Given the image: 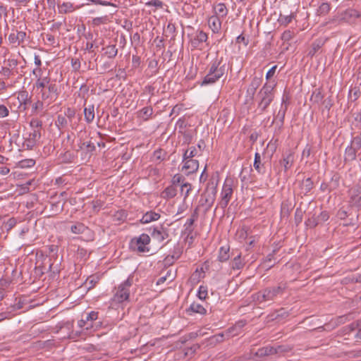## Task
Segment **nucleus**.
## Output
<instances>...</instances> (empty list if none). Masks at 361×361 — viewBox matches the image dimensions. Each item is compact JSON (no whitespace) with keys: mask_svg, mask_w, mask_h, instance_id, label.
I'll list each match as a JSON object with an SVG mask.
<instances>
[{"mask_svg":"<svg viewBox=\"0 0 361 361\" xmlns=\"http://www.w3.org/2000/svg\"><path fill=\"white\" fill-rule=\"evenodd\" d=\"M274 85L265 83L257 94L259 98L257 109L259 114L264 112L271 102L274 100Z\"/></svg>","mask_w":361,"mask_h":361,"instance_id":"obj_2","label":"nucleus"},{"mask_svg":"<svg viewBox=\"0 0 361 361\" xmlns=\"http://www.w3.org/2000/svg\"><path fill=\"white\" fill-rule=\"evenodd\" d=\"M247 324L246 320H239L238 321L234 326L230 327L229 329H233V333H238L239 334V331L238 329H240L244 327Z\"/></svg>","mask_w":361,"mask_h":361,"instance_id":"obj_57","label":"nucleus"},{"mask_svg":"<svg viewBox=\"0 0 361 361\" xmlns=\"http://www.w3.org/2000/svg\"><path fill=\"white\" fill-rule=\"evenodd\" d=\"M59 262L57 263L51 262L49 265V271L54 274H59L60 271L59 269Z\"/></svg>","mask_w":361,"mask_h":361,"instance_id":"obj_62","label":"nucleus"},{"mask_svg":"<svg viewBox=\"0 0 361 361\" xmlns=\"http://www.w3.org/2000/svg\"><path fill=\"white\" fill-rule=\"evenodd\" d=\"M361 187L355 186L349 190L350 204L352 206L361 207Z\"/></svg>","mask_w":361,"mask_h":361,"instance_id":"obj_12","label":"nucleus"},{"mask_svg":"<svg viewBox=\"0 0 361 361\" xmlns=\"http://www.w3.org/2000/svg\"><path fill=\"white\" fill-rule=\"evenodd\" d=\"M50 81L51 79L49 76L39 78L37 79L35 83V87H36L37 89H41V91H42L44 89H45Z\"/></svg>","mask_w":361,"mask_h":361,"instance_id":"obj_40","label":"nucleus"},{"mask_svg":"<svg viewBox=\"0 0 361 361\" xmlns=\"http://www.w3.org/2000/svg\"><path fill=\"white\" fill-rule=\"evenodd\" d=\"M358 150L361 148V133L353 138L350 142Z\"/></svg>","mask_w":361,"mask_h":361,"instance_id":"obj_64","label":"nucleus"},{"mask_svg":"<svg viewBox=\"0 0 361 361\" xmlns=\"http://www.w3.org/2000/svg\"><path fill=\"white\" fill-rule=\"evenodd\" d=\"M217 183H215L213 179L209 180L207 185L205 192L208 195L216 196V194Z\"/></svg>","mask_w":361,"mask_h":361,"instance_id":"obj_43","label":"nucleus"},{"mask_svg":"<svg viewBox=\"0 0 361 361\" xmlns=\"http://www.w3.org/2000/svg\"><path fill=\"white\" fill-rule=\"evenodd\" d=\"M319 224V219L317 216H312L305 221V225L311 228L316 227Z\"/></svg>","mask_w":361,"mask_h":361,"instance_id":"obj_54","label":"nucleus"},{"mask_svg":"<svg viewBox=\"0 0 361 361\" xmlns=\"http://www.w3.org/2000/svg\"><path fill=\"white\" fill-rule=\"evenodd\" d=\"M314 187V183L311 178L303 179L299 183L300 194L302 195H307Z\"/></svg>","mask_w":361,"mask_h":361,"instance_id":"obj_15","label":"nucleus"},{"mask_svg":"<svg viewBox=\"0 0 361 361\" xmlns=\"http://www.w3.org/2000/svg\"><path fill=\"white\" fill-rule=\"evenodd\" d=\"M30 126L32 130L41 131L42 128V121L38 118H32L30 122Z\"/></svg>","mask_w":361,"mask_h":361,"instance_id":"obj_49","label":"nucleus"},{"mask_svg":"<svg viewBox=\"0 0 361 361\" xmlns=\"http://www.w3.org/2000/svg\"><path fill=\"white\" fill-rule=\"evenodd\" d=\"M236 335H238V333H233V329H228L225 332L211 336L209 338V342L211 344H216Z\"/></svg>","mask_w":361,"mask_h":361,"instance_id":"obj_11","label":"nucleus"},{"mask_svg":"<svg viewBox=\"0 0 361 361\" xmlns=\"http://www.w3.org/2000/svg\"><path fill=\"white\" fill-rule=\"evenodd\" d=\"M273 350L276 351L275 354H281L290 352L292 350V348L287 345H281L276 347L273 346Z\"/></svg>","mask_w":361,"mask_h":361,"instance_id":"obj_52","label":"nucleus"},{"mask_svg":"<svg viewBox=\"0 0 361 361\" xmlns=\"http://www.w3.org/2000/svg\"><path fill=\"white\" fill-rule=\"evenodd\" d=\"M288 104H289L288 97L287 96L286 97L283 96L282 98L281 108L279 111L278 114L276 116V118L279 119L281 126L283 125L284 118H285L286 112L288 109Z\"/></svg>","mask_w":361,"mask_h":361,"instance_id":"obj_18","label":"nucleus"},{"mask_svg":"<svg viewBox=\"0 0 361 361\" xmlns=\"http://www.w3.org/2000/svg\"><path fill=\"white\" fill-rule=\"evenodd\" d=\"M36 144H37L36 141H35L33 140H30V138L26 137L23 144V146L26 149H32L33 147L36 145Z\"/></svg>","mask_w":361,"mask_h":361,"instance_id":"obj_58","label":"nucleus"},{"mask_svg":"<svg viewBox=\"0 0 361 361\" xmlns=\"http://www.w3.org/2000/svg\"><path fill=\"white\" fill-rule=\"evenodd\" d=\"M361 17V14L355 9L349 8L341 14V20L349 22L352 20Z\"/></svg>","mask_w":361,"mask_h":361,"instance_id":"obj_17","label":"nucleus"},{"mask_svg":"<svg viewBox=\"0 0 361 361\" xmlns=\"http://www.w3.org/2000/svg\"><path fill=\"white\" fill-rule=\"evenodd\" d=\"M195 221L192 219H188L185 224L184 226L185 227V233H187L188 235L191 234L194 230L192 228V225Z\"/></svg>","mask_w":361,"mask_h":361,"instance_id":"obj_56","label":"nucleus"},{"mask_svg":"<svg viewBox=\"0 0 361 361\" xmlns=\"http://www.w3.org/2000/svg\"><path fill=\"white\" fill-rule=\"evenodd\" d=\"M207 295V289L203 286H200L197 293V296L200 300H204Z\"/></svg>","mask_w":361,"mask_h":361,"instance_id":"obj_63","label":"nucleus"},{"mask_svg":"<svg viewBox=\"0 0 361 361\" xmlns=\"http://www.w3.org/2000/svg\"><path fill=\"white\" fill-rule=\"evenodd\" d=\"M79 149L86 150L87 152H92L95 150V146L92 142H81L79 145Z\"/></svg>","mask_w":361,"mask_h":361,"instance_id":"obj_53","label":"nucleus"},{"mask_svg":"<svg viewBox=\"0 0 361 361\" xmlns=\"http://www.w3.org/2000/svg\"><path fill=\"white\" fill-rule=\"evenodd\" d=\"M214 201H215V196L207 194V196L205 197L204 200H203L202 197L201 198L200 202L201 205H202V206L205 205L206 206L205 210L208 211L212 207Z\"/></svg>","mask_w":361,"mask_h":361,"instance_id":"obj_41","label":"nucleus"},{"mask_svg":"<svg viewBox=\"0 0 361 361\" xmlns=\"http://www.w3.org/2000/svg\"><path fill=\"white\" fill-rule=\"evenodd\" d=\"M230 265L232 269L240 270L242 269L245 265V261L243 258H242L241 254L239 253L233 257Z\"/></svg>","mask_w":361,"mask_h":361,"instance_id":"obj_25","label":"nucleus"},{"mask_svg":"<svg viewBox=\"0 0 361 361\" xmlns=\"http://www.w3.org/2000/svg\"><path fill=\"white\" fill-rule=\"evenodd\" d=\"M35 164V161L32 159L21 160L18 162V166L22 169L30 168Z\"/></svg>","mask_w":361,"mask_h":361,"instance_id":"obj_51","label":"nucleus"},{"mask_svg":"<svg viewBox=\"0 0 361 361\" xmlns=\"http://www.w3.org/2000/svg\"><path fill=\"white\" fill-rule=\"evenodd\" d=\"M147 6H154L157 8H162L164 3L161 0H152L145 4Z\"/></svg>","mask_w":361,"mask_h":361,"instance_id":"obj_61","label":"nucleus"},{"mask_svg":"<svg viewBox=\"0 0 361 361\" xmlns=\"http://www.w3.org/2000/svg\"><path fill=\"white\" fill-rule=\"evenodd\" d=\"M85 120L87 123H90L94 118V105H89L84 108Z\"/></svg>","mask_w":361,"mask_h":361,"instance_id":"obj_33","label":"nucleus"},{"mask_svg":"<svg viewBox=\"0 0 361 361\" xmlns=\"http://www.w3.org/2000/svg\"><path fill=\"white\" fill-rule=\"evenodd\" d=\"M59 13L66 14L71 13L75 11L73 4L71 2H63L62 4L58 3Z\"/></svg>","mask_w":361,"mask_h":361,"instance_id":"obj_34","label":"nucleus"},{"mask_svg":"<svg viewBox=\"0 0 361 361\" xmlns=\"http://www.w3.org/2000/svg\"><path fill=\"white\" fill-rule=\"evenodd\" d=\"M227 73L226 61L223 56L216 57L209 64L207 74L204 76L201 85H213Z\"/></svg>","mask_w":361,"mask_h":361,"instance_id":"obj_1","label":"nucleus"},{"mask_svg":"<svg viewBox=\"0 0 361 361\" xmlns=\"http://www.w3.org/2000/svg\"><path fill=\"white\" fill-rule=\"evenodd\" d=\"M324 95L322 93L320 89H315V90L312 92L310 100L314 103L319 104L321 103H325L326 101H323Z\"/></svg>","mask_w":361,"mask_h":361,"instance_id":"obj_38","label":"nucleus"},{"mask_svg":"<svg viewBox=\"0 0 361 361\" xmlns=\"http://www.w3.org/2000/svg\"><path fill=\"white\" fill-rule=\"evenodd\" d=\"M185 178L181 174L177 173L173 176L171 180V185L177 187V185H181L184 183Z\"/></svg>","mask_w":361,"mask_h":361,"instance_id":"obj_50","label":"nucleus"},{"mask_svg":"<svg viewBox=\"0 0 361 361\" xmlns=\"http://www.w3.org/2000/svg\"><path fill=\"white\" fill-rule=\"evenodd\" d=\"M232 186H233L232 180L226 179L225 180L224 184L222 188V190H221V199L219 202L220 207L223 209L226 208L228 206V204L231 199V197L233 195Z\"/></svg>","mask_w":361,"mask_h":361,"instance_id":"obj_7","label":"nucleus"},{"mask_svg":"<svg viewBox=\"0 0 361 361\" xmlns=\"http://www.w3.org/2000/svg\"><path fill=\"white\" fill-rule=\"evenodd\" d=\"M331 9V6L329 3H322L318 8L317 13L319 16H325L329 13Z\"/></svg>","mask_w":361,"mask_h":361,"instance_id":"obj_47","label":"nucleus"},{"mask_svg":"<svg viewBox=\"0 0 361 361\" xmlns=\"http://www.w3.org/2000/svg\"><path fill=\"white\" fill-rule=\"evenodd\" d=\"M358 149L350 142V145L348 146L345 151V161H351L356 159L357 152Z\"/></svg>","mask_w":361,"mask_h":361,"instance_id":"obj_24","label":"nucleus"},{"mask_svg":"<svg viewBox=\"0 0 361 361\" xmlns=\"http://www.w3.org/2000/svg\"><path fill=\"white\" fill-rule=\"evenodd\" d=\"M252 171V169L250 167H243L241 170V172L240 173V178L241 182L243 183H248L250 182V175L251 172Z\"/></svg>","mask_w":361,"mask_h":361,"instance_id":"obj_36","label":"nucleus"},{"mask_svg":"<svg viewBox=\"0 0 361 361\" xmlns=\"http://www.w3.org/2000/svg\"><path fill=\"white\" fill-rule=\"evenodd\" d=\"M303 212L301 208H297L295 213V222L296 225L300 224L302 221Z\"/></svg>","mask_w":361,"mask_h":361,"instance_id":"obj_59","label":"nucleus"},{"mask_svg":"<svg viewBox=\"0 0 361 361\" xmlns=\"http://www.w3.org/2000/svg\"><path fill=\"white\" fill-rule=\"evenodd\" d=\"M177 195V187L173 185H170L166 187L161 192V197L165 200H170L175 197Z\"/></svg>","mask_w":361,"mask_h":361,"instance_id":"obj_19","label":"nucleus"},{"mask_svg":"<svg viewBox=\"0 0 361 361\" xmlns=\"http://www.w3.org/2000/svg\"><path fill=\"white\" fill-rule=\"evenodd\" d=\"M230 247L228 245L220 247L218 255V260L221 262H226L230 258Z\"/></svg>","mask_w":361,"mask_h":361,"instance_id":"obj_30","label":"nucleus"},{"mask_svg":"<svg viewBox=\"0 0 361 361\" xmlns=\"http://www.w3.org/2000/svg\"><path fill=\"white\" fill-rule=\"evenodd\" d=\"M208 23L213 32H219L221 29V22L218 16H211L208 20Z\"/></svg>","mask_w":361,"mask_h":361,"instance_id":"obj_27","label":"nucleus"},{"mask_svg":"<svg viewBox=\"0 0 361 361\" xmlns=\"http://www.w3.org/2000/svg\"><path fill=\"white\" fill-rule=\"evenodd\" d=\"M215 16L219 18H224L228 14V9L224 3H219L214 7Z\"/></svg>","mask_w":361,"mask_h":361,"instance_id":"obj_35","label":"nucleus"},{"mask_svg":"<svg viewBox=\"0 0 361 361\" xmlns=\"http://www.w3.org/2000/svg\"><path fill=\"white\" fill-rule=\"evenodd\" d=\"M59 85L56 81H50L45 89L41 91L42 100H48L49 102H55L59 95Z\"/></svg>","mask_w":361,"mask_h":361,"instance_id":"obj_6","label":"nucleus"},{"mask_svg":"<svg viewBox=\"0 0 361 361\" xmlns=\"http://www.w3.org/2000/svg\"><path fill=\"white\" fill-rule=\"evenodd\" d=\"M285 286H277L266 288L255 295V300L259 303L274 300L283 293Z\"/></svg>","mask_w":361,"mask_h":361,"instance_id":"obj_3","label":"nucleus"},{"mask_svg":"<svg viewBox=\"0 0 361 361\" xmlns=\"http://www.w3.org/2000/svg\"><path fill=\"white\" fill-rule=\"evenodd\" d=\"M187 312L189 315H192L193 313H199L200 314H205L207 310L200 304L193 302L190 305V307L187 309Z\"/></svg>","mask_w":361,"mask_h":361,"instance_id":"obj_29","label":"nucleus"},{"mask_svg":"<svg viewBox=\"0 0 361 361\" xmlns=\"http://www.w3.org/2000/svg\"><path fill=\"white\" fill-rule=\"evenodd\" d=\"M75 110L73 108H67L64 111L63 116H66V118L68 119V121L69 123V126L73 128H75L76 125L78 124V122L75 121Z\"/></svg>","mask_w":361,"mask_h":361,"instance_id":"obj_22","label":"nucleus"},{"mask_svg":"<svg viewBox=\"0 0 361 361\" xmlns=\"http://www.w3.org/2000/svg\"><path fill=\"white\" fill-rule=\"evenodd\" d=\"M191 190L192 185L189 183H185L180 185V192L183 195L184 200L189 196Z\"/></svg>","mask_w":361,"mask_h":361,"instance_id":"obj_45","label":"nucleus"},{"mask_svg":"<svg viewBox=\"0 0 361 361\" xmlns=\"http://www.w3.org/2000/svg\"><path fill=\"white\" fill-rule=\"evenodd\" d=\"M324 41L322 39H316L311 45V49L308 52V56L313 57L315 54L324 46Z\"/></svg>","mask_w":361,"mask_h":361,"instance_id":"obj_31","label":"nucleus"},{"mask_svg":"<svg viewBox=\"0 0 361 361\" xmlns=\"http://www.w3.org/2000/svg\"><path fill=\"white\" fill-rule=\"evenodd\" d=\"M197 155V149L195 148V147H191L189 149H187L184 152L183 159L186 160L188 159H192L194 157Z\"/></svg>","mask_w":361,"mask_h":361,"instance_id":"obj_44","label":"nucleus"},{"mask_svg":"<svg viewBox=\"0 0 361 361\" xmlns=\"http://www.w3.org/2000/svg\"><path fill=\"white\" fill-rule=\"evenodd\" d=\"M133 284V279L128 277L123 283L118 286L112 301L116 303H122L128 301L130 297V288Z\"/></svg>","mask_w":361,"mask_h":361,"instance_id":"obj_4","label":"nucleus"},{"mask_svg":"<svg viewBox=\"0 0 361 361\" xmlns=\"http://www.w3.org/2000/svg\"><path fill=\"white\" fill-rule=\"evenodd\" d=\"M262 82V78L261 77L255 76L252 78V80L247 88V94L250 95L252 99L254 97L256 90L261 85Z\"/></svg>","mask_w":361,"mask_h":361,"instance_id":"obj_16","label":"nucleus"},{"mask_svg":"<svg viewBox=\"0 0 361 361\" xmlns=\"http://www.w3.org/2000/svg\"><path fill=\"white\" fill-rule=\"evenodd\" d=\"M151 230L152 232L150 233L152 237L159 243L163 242L169 236L168 228L164 227L163 224L160 225L159 227L150 228L149 231Z\"/></svg>","mask_w":361,"mask_h":361,"instance_id":"obj_9","label":"nucleus"},{"mask_svg":"<svg viewBox=\"0 0 361 361\" xmlns=\"http://www.w3.org/2000/svg\"><path fill=\"white\" fill-rule=\"evenodd\" d=\"M26 35V32L24 31H16V32H11L8 35V39L10 44L17 47L23 43Z\"/></svg>","mask_w":361,"mask_h":361,"instance_id":"obj_14","label":"nucleus"},{"mask_svg":"<svg viewBox=\"0 0 361 361\" xmlns=\"http://www.w3.org/2000/svg\"><path fill=\"white\" fill-rule=\"evenodd\" d=\"M183 166H182V171H185L187 175L193 173L199 167V162L196 159H188L186 160L183 159Z\"/></svg>","mask_w":361,"mask_h":361,"instance_id":"obj_13","label":"nucleus"},{"mask_svg":"<svg viewBox=\"0 0 361 361\" xmlns=\"http://www.w3.org/2000/svg\"><path fill=\"white\" fill-rule=\"evenodd\" d=\"M294 161L293 153L289 152L280 161V164L283 166L285 172H286L293 165Z\"/></svg>","mask_w":361,"mask_h":361,"instance_id":"obj_26","label":"nucleus"},{"mask_svg":"<svg viewBox=\"0 0 361 361\" xmlns=\"http://www.w3.org/2000/svg\"><path fill=\"white\" fill-rule=\"evenodd\" d=\"M166 156V152L163 149H158L153 152L151 160L156 163H161L164 161Z\"/></svg>","mask_w":361,"mask_h":361,"instance_id":"obj_32","label":"nucleus"},{"mask_svg":"<svg viewBox=\"0 0 361 361\" xmlns=\"http://www.w3.org/2000/svg\"><path fill=\"white\" fill-rule=\"evenodd\" d=\"M32 130V131L29 133L27 137L30 138V140H33L37 142L42 136L41 131L35 130Z\"/></svg>","mask_w":361,"mask_h":361,"instance_id":"obj_60","label":"nucleus"},{"mask_svg":"<svg viewBox=\"0 0 361 361\" xmlns=\"http://www.w3.org/2000/svg\"><path fill=\"white\" fill-rule=\"evenodd\" d=\"M208 39V36L206 32L202 30H197L193 38L190 39V44L192 49H202V45Z\"/></svg>","mask_w":361,"mask_h":361,"instance_id":"obj_10","label":"nucleus"},{"mask_svg":"<svg viewBox=\"0 0 361 361\" xmlns=\"http://www.w3.org/2000/svg\"><path fill=\"white\" fill-rule=\"evenodd\" d=\"M87 227L82 223H77L75 225H72L71 231L75 234L83 233L86 230Z\"/></svg>","mask_w":361,"mask_h":361,"instance_id":"obj_46","label":"nucleus"},{"mask_svg":"<svg viewBox=\"0 0 361 361\" xmlns=\"http://www.w3.org/2000/svg\"><path fill=\"white\" fill-rule=\"evenodd\" d=\"M150 243V238L147 234L142 233L138 238H134L130 243V249L137 252H149L147 247Z\"/></svg>","mask_w":361,"mask_h":361,"instance_id":"obj_5","label":"nucleus"},{"mask_svg":"<svg viewBox=\"0 0 361 361\" xmlns=\"http://www.w3.org/2000/svg\"><path fill=\"white\" fill-rule=\"evenodd\" d=\"M55 124L59 128V129H63L66 128L69 125V123L66 116H63V114H60L57 116Z\"/></svg>","mask_w":361,"mask_h":361,"instance_id":"obj_42","label":"nucleus"},{"mask_svg":"<svg viewBox=\"0 0 361 361\" xmlns=\"http://www.w3.org/2000/svg\"><path fill=\"white\" fill-rule=\"evenodd\" d=\"M295 17V13L293 11L285 12L284 13H280L278 19V22L281 25L287 26L291 23L292 20Z\"/></svg>","mask_w":361,"mask_h":361,"instance_id":"obj_21","label":"nucleus"},{"mask_svg":"<svg viewBox=\"0 0 361 361\" xmlns=\"http://www.w3.org/2000/svg\"><path fill=\"white\" fill-rule=\"evenodd\" d=\"M153 114V109L152 106H146L142 108L138 112V117L143 119L144 121H147L150 116Z\"/></svg>","mask_w":361,"mask_h":361,"instance_id":"obj_39","label":"nucleus"},{"mask_svg":"<svg viewBox=\"0 0 361 361\" xmlns=\"http://www.w3.org/2000/svg\"><path fill=\"white\" fill-rule=\"evenodd\" d=\"M292 210L291 205L288 204V201H284L281 204V214L283 216H289Z\"/></svg>","mask_w":361,"mask_h":361,"instance_id":"obj_48","label":"nucleus"},{"mask_svg":"<svg viewBox=\"0 0 361 361\" xmlns=\"http://www.w3.org/2000/svg\"><path fill=\"white\" fill-rule=\"evenodd\" d=\"M253 167L259 174L266 173L265 163H262L261 156L258 152L255 154Z\"/></svg>","mask_w":361,"mask_h":361,"instance_id":"obj_23","label":"nucleus"},{"mask_svg":"<svg viewBox=\"0 0 361 361\" xmlns=\"http://www.w3.org/2000/svg\"><path fill=\"white\" fill-rule=\"evenodd\" d=\"M109 20L108 16L97 17L92 19V25L94 26H99L102 24H106Z\"/></svg>","mask_w":361,"mask_h":361,"instance_id":"obj_55","label":"nucleus"},{"mask_svg":"<svg viewBox=\"0 0 361 361\" xmlns=\"http://www.w3.org/2000/svg\"><path fill=\"white\" fill-rule=\"evenodd\" d=\"M98 318V312L92 311L90 313L83 314L82 319L78 321V326L80 328L85 327V329L89 330L93 328L92 322Z\"/></svg>","mask_w":361,"mask_h":361,"instance_id":"obj_8","label":"nucleus"},{"mask_svg":"<svg viewBox=\"0 0 361 361\" xmlns=\"http://www.w3.org/2000/svg\"><path fill=\"white\" fill-rule=\"evenodd\" d=\"M161 215L159 213L155 212L154 211H149L147 212L140 219L141 224H148L152 221H157L160 219Z\"/></svg>","mask_w":361,"mask_h":361,"instance_id":"obj_20","label":"nucleus"},{"mask_svg":"<svg viewBox=\"0 0 361 361\" xmlns=\"http://www.w3.org/2000/svg\"><path fill=\"white\" fill-rule=\"evenodd\" d=\"M275 353L276 351L273 350V346H266L258 349L255 353V355L259 357H262L270 355H275Z\"/></svg>","mask_w":361,"mask_h":361,"instance_id":"obj_37","label":"nucleus"},{"mask_svg":"<svg viewBox=\"0 0 361 361\" xmlns=\"http://www.w3.org/2000/svg\"><path fill=\"white\" fill-rule=\"evenodd\" d=\"M104 51L103 55L108 59H114L118 54V49L116 44H109L102 49Z\"/></svg>","mask_w":361,"mask_h":361,"instance_id":"obj_28","label":"nucleus"}]
</instances>
